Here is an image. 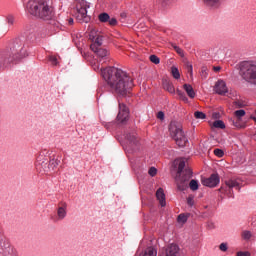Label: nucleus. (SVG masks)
Listing matches in <instances>:
<instances>
[{
  "label": "nucleus",
  "instance_id": "1",
  "mask_svg": "<svg viewBox=\"0 0 256 256\" xmlns=\"http://www.w3.org/2000/svg\"><path fill=\"white\" fill-rule=\"evenodd\" d=\"M101 75L106 80L110 90L116 95L126 97L131 93L133 78L127 72L115 67H108L101 70Z\"/></svg>",
  "mask_w": 256,
  "mask_h": 256
},
{
  "label": "nucleus",
  "instance_id": "2",
  "mask_svg": "<svg viewBox=\"0 0 256 256\" xmlns=\"http://www.w3.org/2000/svg\"><path fill=\"white\" fill-rule=\"evenodd\" d=\"M10 50L11 53L7 55L0 54V67H6L9 63H13V61H17L18 59H23V57L27 55L25 42L21 38L12 40Z\"/></svg>",
  "mask_w": 256,
  "mask_h": 256
},
{
  "label": "nucleus",
  "instance_id": "3",
  "mask_svg": "<svg viewBox=\"0 0 256 256\" xmlns=\"http://www.w3.org/2000/svg\"><path fill=\"white\" fill-rule=\"evenodd\" d=\"M26 7L30 15L40 17V19H44V21H51V19L55 17L53 7L49 6L45 0H30Z\"/></svg>",
  "mask_w": 256,
  "mask_h": 256
},
{
  "label": "nucleus",
  "instance_id": "4",
  "mask_svg": "<svg viewBox=\"0 0 256 256\" xmlns=\"http://www.w3.org/2000/svg\"><path fill=\"white\" fill-rule=\"evenodd\" d=\"M193 175L191 169H185V159H181L178 164V171L176 177V185L179 191H185L189 186V181Z\"/></svg>",
  "mask_w": 256,
  "mask_h": 256
},
{
  "label": "nucleus",
  "instance_id": "5",
  "mask_svg": "<svg viewBox=\"0 0 256 256\" xmlns=\"http://www.w3.org/2000/svg\"><path fill=\"white\" fill-rule=\"evenodd\" d=\"M240 77L250 83L256 85V63L255 62H242L240 64Z\"/></svg>",
  "mask_w": 256,
  "mask_h": 256
},
{
  "label": "nucleus",
  "instance_id": "6",
  "mask_svg": "<svg viewBox=\"0 0 256 256\" xmlns=\"http://www.w3.org/2000/svg\"><path fill=\"white\" fill-rule=\"evenodd\" d=\"M169 132L178 147H185L187 137L185 136V132H183V125L180 122L172 121L169 125Z\"/></svg>",
  "mask_w": 256,
  "mask_h": 256
},
{
  "label": "nucleus",
  "instance_id": "7",
  "mask_svg": "<svg viewBox=\"0 0 256 256\" xmlns=\"http://www.w3.org/2000/svg\"><path fill=\"white\" fill-rule=\"evenodd\" d=\"M241 185H243V182L239 178H230L228 180H225V185L221 186L219 191L220 193H224V195H227L229 199L235 198V194L233 192V189H236L237 191H241Z\"/></svg>",
  "mask_w": 256,
  "mask_h": 256
},
{
  "label": "nucleus",
  "instance_id": "8",
  "mask_svg": "<svg viewBox=\"0 0 256 256\" xmlns=\"http://www.w3.org/2000/svg\"><path fill=\"white\" fill-rule=\"evenodd\" d=\"M92 51L96 53L98 61V64L93 65L94 71H105V69H103L101 65H103V63H109V61H111L109 50L105 48H96V50Z\"/></svg>",
  "mask_w": 256,
  "mask_h": 256
},
{
  "label": "nucleus",
  "instance_id": "9",
  "mask_svg": "<svg viewBox=\"0 0 256 256\" xmlns=\"http://www.w3.org/2000/svg\"><path fill=\"white\" fill-rule=\"evenodd\" d=\"M87 9H89V5L85 1H81L76 5V19L80 23H89L91 21V17L87 15Z\"/></svg>",
  "mask_w": 256,
  "mask_h": 256
},
{
  "label": "nucleus",
  "instance_id": "10",
  "mask_svg": "<svg viewBox=\"0 0 256 256\" xmlns=\"http://www.w3.org/2000/svg\"><path fill=\"white\" fill-rule=\"evenodd\" d=\"M35 165L38 173H49V159L45 155L40 154Z\"/></svg>",
  "mask_w": 256,
  "mask_h": 256
},
{
  "label": "nucleus",
  "instance_id": "11",
  "mask_svg": "<svg viewBox=\"0 0 256 256\" xmlns=\"http://www.w3.org/2000/svg\"><path fill=\"white\" fill-rule=\"evenodd\" d=\"M67 217V202H59L56 209V215L53 217V221H63Z\"/></svg>",
  "mask_w": 256,
  "mask_h": 256
},
{
  "label": "nucleus",
  "instance_id": "12",
  "mask_svg": "<svg viewBox=\"0 0 256 256\" xmlns=\"http://www.w3.org/2000/svg\"><path fill=\"white\" fill-rule=\"evenodd\" d=\"M129 120V108L124 103H119V112L117 115L118 123H126Z\"/></svg>",
  "mask_w": 256,
  "mask_h": 256
},
{
  "label": "nucleus",
  "instance_id": "13",
  "mask_svg": "<svg viewBox=\"0 0 256 256\" xmlns=\"http://www.w3.org/2000/svg\"><path fill=\"white\" fill-rule=\"evenodd\" d=\"M219 181V174H212L209 178L202 179V185L205 187H217Z\"/></svg>",
  "mask_w": 256,
  "mask_h": 256
},
{
  "label": "nucleus",
  "instance_id": "14",
  "mask_svg": "<svg viewBox=\"0 0 256 256\" xmlns=\"http://www.w3.org/2000/svg\"><path fill=\"white\" fill-rule=\"evenodd\" d=\"M161 256H180L179 246L177 244L168 245Z\"/></svg>",
  "mask_w": 256,
  "mask_h": 256
},
{
  "label": "nucleus",
  "instance_id": "15",
  "mask_svg": "<svg viewBox=\"0 0 256 256\" xmlns=\"http://www.w3.org/2000/svg\"><path fill=\"white\" fill-rule=\"evenodd\" d=\"M214 91L218 95H225L229 90L227 84L223 80H218L214 86Z\"/></svg>",
  "mask_w": 256,
  "mask_h": 256
},
{
  "label": "nucleus",
  "instance_id": "16",
  "mask_svg": "<svg viewBox=\"0 0 256 256\" xmlns=\"http://www.w3.org/2000/svg\"><path fill=\"white\" fill-rule=\"evenodd\" d=\"M5 251H11V248L9 247V243L3 238V231L0 228V253H5Z\"/></svg>",
  "mask_w": 256,
  "mask_h": 256
},
{
  "label": "nucleus",
  "instance_id": "17",
  "mask_svg": "<svg viewBox=\"0 0 256 256\" xmlns=\"http://www.w3.org/2000/svg\"><path fill=\"white\" fill-rule=\"evenodd\" d=\"M163 89L165 91H168V93H171L173 95L175 93V86H173V83L167 79L162 80Z\"/></svg>",
  "mask_w": 256,
  "mask_h": 256
},
{
  "label": "nucleus",
  "instance_id": "18",
  "mask_svg": "<svg viewBox=\"0 0 256 256\" xmlns=\"http://www.w3.org/2000/svg\"><path fill=\"white\" fill-rule=\"evenodd\" d=\"M156 198L158 199L161 207H165L167 205V202L165 201V192L163 191V188H159L156 191Z\"/></svg>",
  "mask_w": 256,
  "mask_h": 256
},
{
  "label": "nucleus",
  "instance_id": "19",
  "mask_svg": "<svg viewBox=\"0 0 256 256\" xmlns=\"http://www.w3.org/2000/svg\"><path fill=\"white\" fill-rule=\"evenodd\" d=\"M203 3L210 9H219L221 7V0H203Z\"/></svg>",
  "mask_w": 256,
  "mask_h": 256
},
{
  "label": "nucleus",
  "instance_id": "20",
  "mask_svg": "<svg viewBox=\"0 0 256 256\" xmlns=\"http://www.w3.org/2000/svg\"><path fill=\"white\" fill-rule=\"evenodd\" d=\"M103 45V36H98L94 43L90 45L91 51L101 49V46Z\"/></svg>",
  "mask_w": 256,
  "mask_h": 256
},
{
  "label": "nucleus",
  "instance_id": "21",
  "mask_svg": "<svg viewBox=\"0 0 256 256\" xmlns=\"http://www.w3.org/2000/svg\"><path fill=\"white\" fill-rule=\"evenodd\" d=\"M183 89L186 91L190 99H195V90H193V86H191L190 84H184Z\"/></svg>",
  "mask_w": 256,
  "mask_h": 256
},
{
  "label": "nucleus",
  "instance_id": "22",
  "mask_svg": "<svg viewBox=\"0 0 256 256\" xmlns=\"http://www.w3.org/2000/svg\"><path fill=\"white\" fill-rule=\"evenodd\" d=\"M138 256H157V250L153 247H148L144 252L140 253Z\"/></svg>",
  "mask_w": 256,
  "mask_h": 256
},
{
  "label": "nucleus",
  "instance_id": "23",
  "mask_svg": "<svg viewBox=\"0 0 256 256\" xmlns=\"http://www.w3.org/2000/svg\"><path fill=\"white\" fill-rule=\"evenodd\" d=\"M59 165V160L52 158L48 161L49 172L55 171V168Z\"/></svg>",
  "mask_w": 256,
  "mask_h": 256
},
{
  "label": "nucleus",
  "instance_id": "24",
  "mask_svg": "<svg viewBox=\"0 0 256 256\" xmlns=\"http://www.w3.org/2000/svg\"><path fill=\"white\" fill-rule=\"evenodd\" d=\"M98 19L101 23H107L110 19V16L104 12L99 14Z\"/></svg>",
  "mask_w": 256,
  "mask_h": 256
},
{
  "label": "nucleus",
  "instance_id": "25",
  "mask_svg": "<svg viewBox=\"0 0 256 256\" xmlns=\"http://www.w3.org/2000/svg\"><path fill=\"white\" fill-rule=\"evenodd\" d=\"M241 237H242V239H244V241H249V239H251V237H253V234L249 230H244L241 234Z\"/></svg>",
  "mask_w": 256,
  "mask_h": 256
},
{
  "label": "nucleus",
  "instance_id": "26",
  "mask_svg": "<svg viewBox=\"0 0 256 256\" xmlns=\"http://www.w3.org/2000/svg\"><path fill=\"white\" fill-rule=\"evenodd\" d=\"M171 73L174 79H181V74L179 73V69L175 66L171 68Z\"/></svg>",
  "mask_w": 256,
  "mask_h": 256
},
{
  "label": "nucleus",
  "instance_id": "27",
  "mask_svg": "<svg viewBox=\"0 0 256 256\" xmlns=\"http://www.w3.org/2000/svg\"><path fill=\"white\" fill-rule=\"evenodd\" d=\"M189 187L191 191H197V189H199V182L197 180H191L189 182Z\"/></svg>",
  "mask_w": 256,
  "mask_h": 256
},
{
  "label": "nucleus",
  "instance_id": "28",
  "mask_svg": "<svg viewBox=\"0 0 256 256\" xmlns=\"http://www.w3.org/2000/svg\"><path fill=\"white\" fill-rule=\"evenodd\" d=\"M213 127L216 129H225V123L222 120H216L213 123Z\"/></svg>",
  "mask_w": 256,
  "mask_h": 256
},
{
  "label": "nucleus",
  "instance_id": "29",
  "mask_svg": "<svg viewBox=\"0 0 256 256\" xmlns=\"http://www.w3.org/2000/svg\"><path fill=\"white\" fill-rule=\"evenodd\" d=\"M194 117L195 119H205V117H207L205 115V113L201 112V111H196L194 112Z\"/></svg>",
  "mask_w": 256,
  "mask_h": 256
},
{
  "label": "nucleus",
  "instance_id": "30",
  "mask_svg": "<svg viewBox=\"0 0 256 256\" xmlns=\"http://www.w3.org/2000/svg\"><path fill=\"white\" fill-rule=\"evenodd\" d=\"M187 205H189V207H193L195 205V197L193 195L188 196Z\"/></svg>",
  "mask_w": 256,
  "mask_h": 256
},
{
  "label": "nucleus",
  "instance_id": "31",
  "mask_svg": "<svg viewBox=\"0 0 256 256\" xmlns=\"http://www.w3.org/2000/svg\"><path fill=\"white\" fill-rule=\"evenodd\" d=\"M150 61H151V63H154V65H159L161 60L156 55H151Z\"/></svg>",
  "mask_w": 256,
  "mask_h": 256
},
{
  "label": "nucleus",
  "instance_id": "32",
  "mask_svg": "<svg viewBox=\"0 0 256 256\" xmlns=\"http://www.w3.org/2000/svg\"><path fill=\"white\" fill-rule=\"evenodd\" d=\"M235 117L241 119V117H245V110H236L234 112Z\"/></svg>",
  "mask_w": 256,
  "mask_h": 256
},
{
  "label": "nucleus",
  "instance_id": "33",
  "mask_svg": "<svg viewBox=\"0 0 256 256\" xmlns=\"http://www.w3.org/2000/svg\"><path fill=\"white\" fill-rule=\"evenodd\" d=\"M186 69L189 73L190 77H193V65H191L189 62L186 63Z\"/></svg>",
  "mask_w": 256,
  "mask_h": 256
},
{
  "label": "nucleus",
  "instance_id": "34",
  "mask_svg": "<svg viewBox=\"0 0 256 256\" xmlns=\"http://www.w3.org/2000/svg\"><path fill=\"white\" fill-rule=\"evenodd\" d=\"M178 222L179 223H187V216H185V214L178 215Z\"/></svg>",
  "mask_w": 256,
  "mask_h": 256
},
{
  "label": "nucleus",
  "instance_id": "35",
  "mask_svg": "<svg viewBox=\"0 0 256 256\" xmlns=\"http://www.w3.org/2000/svg\"><path fill=\"white\" fill-rule=\"evenodd\" d=\"M214 155H216V157H223V155H225V153L223 152V150L216 148L214 150Z\"/></svg>",
  "mask_w": 256,
  "mask_h": 256
},
{
  "label": "nucleus",
  "instance_id": "36",
  "mask_svg": "<svg viewBox=\"0 0 256 256\" xmlns=\"http://www.w3.org/2000/svg\"><path fill=\"white\" fill-rule=\"evenodd\" d=\"M150 177H155L157 175V169L155 167H151L148 171Z\"/></svg>",
  "mask_w": 256,
  "mask_h": 256
},
{
  "label": "nucleus",
  "instance_id": "37",
  "mask_svg": "<svg viewBox=\"0 0 256 256\" xmlns=\"http://www.w3.org/2000/svg\"><path fill=\"white\" fill-rule=\"evenodd\" d=\"M177 95H179L180 99H182V101H187V96H185V93H183L181 90H177Z\"/></svg>",
  "mask_w": 256,
  "mask_h": 256
},
{
  "label": "nucleus",
  "instance_id": "38",
  "mask_svg": "<svg viewBox=\"0 0 256 256\" xmlns=\"http://www.w3.org/2000/svg\"><path fill=\"white\" fill-rule=\"evenodd\" d=\"M236 256H251V252L249 251H239L236 253Z\"/></svg>",
  "mask_w": 256,
  "mask_h": 256
},
{
  "label": "nucleus",
  "instance_id": "39",
  "mask_svg": "<svg viewBox=\"0 0 256 256\" xmlns=\"http://www.w3.org/2000/svg\"><path fill=\"white\" fill-rule=\"evenodd\" d=\"M126 138L128 139V141H129L130 143H134V144H135V140L137 139V138L135 137V135H132V134H128V135L126 136Z\"/></svg>",
  "mask_w": 256,
  "mask_h": 256
},
{
  "label": "nucleus",
  "instance_id": "40",
  "mask_svg": "<svg viewBox=\"0 0 256 256\" xmlns=\"http://www.w3.org/2000/svg\"><path fill=\"white\" fill-rule=\"evenodd\" d=\"M219 249H220V251L225 252V251H227V249H229V246H227V243H221L219 245Z\"/></svg>",
  "mask_w": 256,
  "mask_h": 256
},
{
  "label": "nucleus",
  "instance_id": "41",
  "mask_svg": "<svg viewBox=\"0 0 256 256\" xmlns=\"http://www.w3.org/2000/svg\"><path fill=\"white\" fill-rule=\"evenodd\" d=\"M49 61H50V63H52V65H58V63H59L57 61V57H55V56H50Z\"/></svg>",
  "mask_w": 256,
  "mask_h": 256
},
{
  "label": "nucleus",
  "instance_id": "42",
  "mask_svg": "<svg viewBox=\"0 0 256 256\" xmlns=\"http://www.w3.org/2000/svg\"><path fill=\"white\" fill-rule=\"evenodd\" d=\"M6 21H7L8 25H13V23H15V17L8 16Z\"/></svg>",
  "mask_w": 256,
  "mask_h": 256
},
{
  "label": "nucleus",
  "instance_id": "43",
  "mask_svg": "<svg viewBox=\"0 0 256 256\" xmlns=\"http://www.w3.org/2000/svg\"><path fill=\"white\" fill-rule=\"evenodd\" d=\"M108 23L112 27H115V25H117V19L116 18H109Z\"/></svg>",
  "mask_w": 256,
  "mask_h": 256
},
{
  "label": "nucleus",
  "instance_id": "44",
  "mask_svg": "<svg viewBox=\"0 0 256 256\" xmlns=\"http://www.w3.org/2000/svg\"><path fill=\"white\" fill-rule=\"evenodd\" d=\"M157 118L163 121L165 119V113H163V111L158 112Z\"/></svg>",
  "mask_w": 256,
  "mask_h": 256
},
{
  "label": "nucleus",
  "instance_id": "45",
  "mask_svg": "<svg viewBox=\"0 0 256 256\" xmlns=\"http://www.w3.org/2000/svg\"><path fill=\"white\" fill-rule=\"evenodd\" d=\"M234 105L237 106L238 108H241V107L245 106V104H243V102H241V101H235Z\"/></svg>",
  "mask_w": 256,
  "mask_h": 256
},
{
  "label": "nucleus",
  "instance_id": "46",
  "mask_svg": "<svg viewBox=\"0 0 256 256\" xmlns=\"http://www.w3.org/2000/svg\"><path fill=\"white\" fill-rule=\"evenodd\" d=\"M176 53H178V55H180V57H183V49H181L179 46L178 48L175 49Z\"/></svg>",
  "mask_w": 256,
  "mask_h": 256
},
{
  "label": "nucleus",
  "instance_id": "47",
  "mask_svg": "<svg viewBox=\"0 0 256 256\" xmlns=\"http://www.w3.org/2000/svg\"><path fill=\"white\" fill-rule=\"evenodd\" d=\"M201 76L204 77V79L207 77V68H202Z\"/></svg>",
  "mask_w": 256,
  "mask_h": 256
},
{
  "label": "nucleus",
  "instance_id": "48",
  "mask_svg": "<svg viewBox=\"0 0 256 256\" xmlns=\"http://www.w3.org/2000/svg\"><path fill=\"white\" fill-rule=\"evenodd\" d=\"M159 3H162V5H169V3H171V0H159Z\"/></svg>",
  "mask_w": 256,
  "mask_h": 256
},
{
  "label": "nucleus",
  "instance_id": "49",
  "mask_svg": "<svg viewBox=\"0 0 256 256\" xmlns=\"http://www.w3.org/2000/svg\"><path fill=\"white\" fill-rule=\"evenodd\" d=\"M232 125H233L234 127H241V126L239 125V122H235V121H232Z\"/></svg>",
  "mask_w": 256,
  "mask_h": 256
},
{
  "label": "nucleus",
  "instance_id": "50",
  "mask_svg": "<svg viewBox=\"0 0 256 256\" xmlns=\"http://www.w3.org/2000/svg\"><path fill=\"white\" fill-rule=\"evenodd\" d=\"M73 23H74L73 18H69V19H68V25H73Z\"/></svg>",
  "mask_w": 256,
  "mask_h": 256
},
{
  "label": "nucleus",
  "instance_id": "51",
  "mask_svg": "<svg viewBox=\"0 0 256 256\" xmlns=\"http://www.w3.org/2000/svg\"><path fill=\"white\" fill-rule=\"evenodd\" d=\"M250 119H252V121H254L256 123V116L255 115H251Z\"/></svg>",
  "mask_w": 256,
  "mask_h": 256
},
{
  "label": "nucleus",
  "instance_id": "52",
  "mask_svg": "<svg viewBox=\"0 0 256 256\" xmlns=\"http://www.w3.org/2000/svg\"><path fill=\"white\" fill-rule=\"evenodd\" d=\"M171 47L174 49V51L179 47V46H177V45H175V44H171Z\"/></svg>",
  "mask_w": 256,
  "mask_h": 256
},
{
  "label": "nucleus",
  "instance_id": "53",
  "mask_svg": "<svg viewBox=\"0 0 256 256\" xmlns=\"http://www.w3.org/2000/svg\"><path fill=\"white\" fill-rule=\"evenodd\" d=\"M214 71H221V67H219V66L214 67Z\"/></svg>",
  "mask_w": 256,
  "mask_h": 256
},
{
  "label": "nucleus",
  "instance_id": "54",
  "mask_svg": "<svg viewBox=\"0 0 256 256\" xmlns=\"http://www.w3.org/2000/svg\"><path fill=\"white\" fill-rule=\"evenodd\" d=\"M54 31H59V25H57L56 27L54 26Z\"/></svg>",
  "mask_w": 256,
  "mask_h": 256
},
{
  "label": "nucleus",
  "instance_id": "55",
  "mask_svg": "<svg viewBox=\"0 0 256 256\" xmlns=\"http://www.w3.org/2000/svg\"><path fill=\"white\" fill-rule=\"evenodd\" d=\"M121 17L125 18V17H127V14L122 13V14H121Z\"/></svg>",
  "mask_w": 256,
  "mask_h": 256
},
{
  "label": "nucleus",
  "instance_id": "56",
  "mask_svg": "<svg viewBox=\"0 0 256 256\" xmlns=\"http://www.w3.org/2000/svg\"><path fill=\"white\" fill-rule=\"evenodd\" d=\"M213 117H215V114H213Z\"/></svg>",
  "mask_w": 256,
  "mask_h": 256
}]
</instances>
